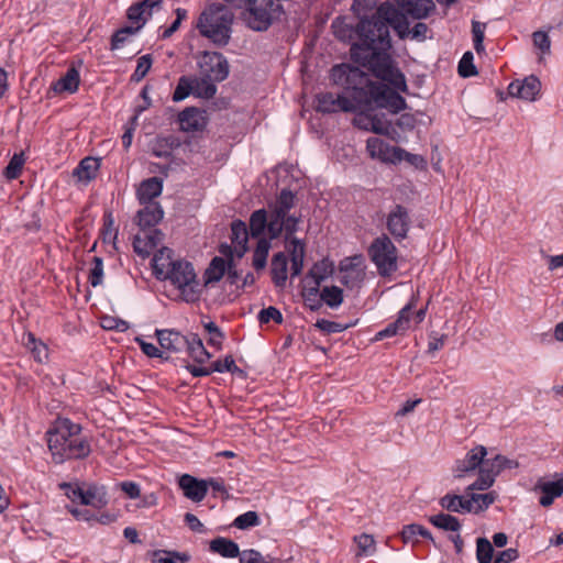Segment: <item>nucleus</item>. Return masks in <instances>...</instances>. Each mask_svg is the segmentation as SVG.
<instances>
[{
    "label": "nucleus",
    "mask_w": 563,
    "mask_h": 563,
    "mask_svg": "<svg viewBox=\"0 0 563 563\" xmlns=\"http://www.w3.org/2000/svg\"><path fill=\"white\" fill-rule=\"evenodd\" d=\"M330 77L335 85L342 86L345 92L342 95L318 93L316 97L317 111L322 113L355 112L363 108L362 101H358V92H362V84L365 82L363 70L341 64L332 67Z\"/></svg>",
    "instance_id": "1"
},
{
    "label": "nucleus",
    "mask_w": 563,
    "mask_h": 563,
    "mask_svg": "<svg viewBox=\"0 0 563 563\" xmlns=\"http://www.w3.org/2000/svg\"><path fill=\"white\" fill-rule=\"evenodd\" d=\"M168 247L158 250L152 260V267L157 279L169 280L184 301L190 303L200 299L202 287L192 264L185 260H173Z\"/></svg>",
    "instance_id": "2"
},
{
    "label": "nucleus",
    "mask_w": 563,
    "mask_h": 563,
    "mask_svg": "<svg viewBox=\"0 0 563 563\" xmlns=\"http://www.w3.org/2000/svg\"><path fill=\"white\" fill-rule=\"evenodd\" d=\"M47 444L55 463L66 460L84 459L91 449L81 434V427L67 418H58L47 431Z\"/></svg>",
    "instance_id": "3"
},
{
    "label": "nucleus",
    "mask_w": 563,
    "mask_h": 563,
    "mask_svg": "<svg viewBox=\"0 0 563 563\" xmlns=\"http://www.w3.org/2000/svg\"><path fill=\"white\" fill-rule=\"evenodd\" d=\"M232 12L223 4L214 3L206 8L197 22L199 33L218 46H224L231 37Z\"/></svg>",
    "instance_id": "4"
},
{
    "label": "nucleus",
    "mask_w": 563,
    "mask_h": 563,
    "mask_svg": "<svg viewBox=\"0 0 563 563\" xmlns=\"http://www.w3.org/2000/svg\"><path fill=\"white\" fill-rule=\"evenodd\" d=\"M357 42L351 46L353 53H365L375 49H389L391 47L389 30L378 11L372 18L361 19L355 29Z\"/></svg>",
    "instance_id": "5"
},
{
    "label": "nucleus",
    "mask_w": 563,
    "mask_h": 563,
    "mask_svg": "<svg viewBox=\"0 0 563 563\" xmlns=\"http://www.w3.org/2000/svg\"><path fill=\"white\" fill-rule=\"evenodd\" d=\"M388 49H375L365 53H353L352 59L363 67L368 68L373 75L383 81H387L395 89L407 91V84L404 74L393 65Z\"/></svg>",
    "instance_id": "6"
},
{
    "label": "nucleus",
    "mask_w": 563,
    "mask_h": 563,
    "mask_svg": "<svg viewBox=\"0 0 563 563\" xmlns=\"http://www.w3.org/2000/svg\"><path fill=\"white\" fill-rule=\"evenodd\" d=\"M358 101L363 107L375 104L378 108L388 109L398 113L407 107L406 100L395 90L382 82H374L365 73V82L362 84V92H358Z\"/></svg>",
    "instance_id": "7"
},
{
    "label": "nucleus",
    "mask_w": 563,
    "mask_h": 563,
    "mask_svg": "<svg viewBox=\"0 0 563 563\" xmlns=\"http://www.w3.org/2000/svg\"><path fill=\"white\" fill-rule=\"evenodd\" d=\"M283 14V5L275 0H252L243 12L246 25L257 32L266 31Z\"/></svg>",
    "instance_id": "8"
},
{
    "label": "nucleus",
    "mask_w": 563,
    "mask_h": 563,
    "mask_svg": "<svg viewBox=\"0 0 563 563\" xmlns=\"http://www.w3.org/2000/svg\"><path fill=\"white\" fill-rule=\"evenodd\" d=\"M368 255L380 276H390L397 271L398 252L388 235L376 238L368 247Z\"/></svg>",
    "instance_id": "9"
},
{
    "label": "nucleus",
    "mask_w": 563,
    "mask_h": 563,
    "mask_svg": "<svg viewBox=\"0 0 563 563\" xmlns=\"http://www.w3.org/2000/svg\"><path fill=\"white\" fill-rule=\"evenodd\" d=\"M296 196L289 189H283L274 206L271 207L268 234L271 239H276L282 234L280 219L288 214L289 210L295 206Z\"/></svg>",
    "instance_id": "10"
},
{
    "label": "nucleus",
    "mask_w": 563,
    "mask_h": 563,
    "mask_svg": "<svg viewBox=\"0 0 563 563\" xmlns=\"http://www.w3.org/2000/svg\"><path fill=\"white\" fill-rule=\"evenodd\" d=\"M198 65L202 76L218 82L223 81L229 76V63L221 53L205 52Z\"/></svg>",
    "instance_id": "11"
},
{
    "label": "nucleus",
    "mask_w": 563,
    "mask_h": 563,
    "mask_svg": "<svg viewBox=\"0 0 563 563\" xmlns=\"http://www.w3.org/2000/svg\"><path fill=\"white\" fill-rule=\"evenodd\" d=\"M410 224L411 220L409 211L401 205H396L387 214L386 228L397 241H401L407 238Z\"/></svg>",
    "instance_id": "12"
},
{
    "label": "nucleus",
    "mask_w": 563,
    "mask_h": 563,
    "mask_svg": "<svg viewBox=\"0 0 563 563\" xmlns=\"http://www.w3.org/2000/svg\"><path fill=\"white\" fill-rule=\"evenodd\" d=\"M487 455V449L484 445H476L470 450L464 459L457 460L453 467V474L456 478H463L479 471L483 465L484 457Z\"/></svg>",
    "instance_id": "13"
},
{
    "label": "nucleus",
    "mask_w": 563,
    "mask_h": 563,
    "mask_svg": "<svg viewBox=\"0 0 563 563\" xmlns=\"http://www.w3.org/2000/svg\"><path fill=\"white\" fill-rule=\"evenodd\" d=\"M541 91V81L531 75L522 81L516 80L508 86V93L527 101H534Z\"/></svg>",
    "instance_id": "14"
},
{
    "label": "nucleus",
    "mask_w": 563,
    "mask_h": 563,
    "mask_svg": "<svg viewBox=\"0 0 563 563\" xmlns=\"http://www.w3.org/2000/svg\"><path fill=\"white\" fill-rule=\"evenodd\" d=\"M380 18H384L388 27L391 26L400 38H406L410 34L409 22L406 14L399 12L391 5H380L378 8Z\"/></svg>",
    "instance_id": "15"
},
{
    "label": "nucleus",
    "mask_w": 563,
    "mask_h": 563,
    "mask_svg": "<svg viewBox=\"0 0 563 563\" xmlns=\"http://www.w3.org/2000/svg\"><path fill=\"white\" fill-rule=\"evenodd\" d=\"M413 308V302H409L406 305L398 314L396 321L389 323L385 329L378 331L375 335V340H384L386 338H391L398 334L405 333L409 329L410 324V314Z\"/></svg>",
    "instance_id": "16"
},
{
    "label": "nucleus",
    "mask_w": 563,
    "mask_h": 563,
    "mask_svg": "<svg viewBox=\"0 0 563 563\" xmlns=\"http://www.w3.org/2000/svg\"><path fill=\"white\" fill-rule=\"evenodd\" d=\"M178 485L184 495L195 503L201 501L207 495L206 479H198L189 474H184L180 476Z\"/></svg>",
    "instance_id": "17"
},
{
    "label": "nucleus",
    "mask_w": 563,
    "mask_h": 563,
    "mask_svg": "<svg viewBox=\"0 0 563 563\" xmlns=\"http://www.w3.org/2000/svg\"><path fill=\"white\" fill-rule=\"evenodd\" d=\"M156 336L164 352L179 353L188 345V336L175 330H156Z\"/></svg>",
    "instance_id": "18"
},
{
    "label": "nucleus",
    "mask_w": 563,
    "mask_h": 563,
    "mask_svg": "<svg viewBox=\"0 0 563 563\" xmlns=\"http://www.w3.org/2000/svg\"><path fill=\"white\" fill-rule=\"evenodd\" d=\"M401 13L410 15L413 19H423L434 10L432 0H396Z\"/></svg>",
    "instance_id": "19"
},
{
    "label": "nucleus",
    "mask_w": 563,
    "mask_h": 563,
    "mask_svg": "<svg viewBox=\"0 0 563 563\" xmlns=\"http://www.w3.org/2000/svg\"><path fill=\"white\" fill-rule=\"evenodd\" d=\"M163 191V179L154 176L141 181L136 189L140 203H155L153 200Z\"/></svg>",
    "instance_id": "20"
},
{
    "label": "nucleus",
    "mask_w": 563,
    "mask_h": 563,
    "mask_svg": "<svg viewBox=\"0 0 563 563\" xmlns=\"http://www.w3.org/2000/svg\"><path fill=\"white\" fill-rule=\"evenodd\" d=\"M180 128L185 132H198L206 126L203 111L197 108H187L179 114Z\"/></svg>",
    "instance_id": "21"
},
{
    "label": "nucleus",
    "mask_w": 563,
    "mask_h": 563,
    "mask_svg": "<svg viewBox=\"0 0 563 563\" xmlns=\"http://www.w3.org/2000/svg\"><path fill=\"white\" fill-rule=\"evenodd\" d=\"M395 148L378 137H369L366 142V150L369 156L382 162L394 163Z\"/></svg>",
    "instance_id": "22"
},
{
    "label": "nucleus",
    "mask_w": 563,
    "mask_h": 563,
    "mask_svg": "<svg viewBox=\"0 0 563 563\" xmlns=\"http://www.w3.org/2000/svg\"><path fill=\"white\" fill-rule=\"evenodd\" d=\"M288 258L284 252L274 254L271 263L272 279L276 287H285L287 280Z\"/></svg>",
    "instance_id": "23"
},
{
    "label": "nucleus",
    "mask_w": 563,
    "mask_h": 563,
    "mask_svg": "<svg viewBox=\"0 0 563 563\" xmlns=\"http://www.w3.org/2000/svg\"><path fill=\"white\" fill-rule=\"evenodd\" d=\"M100 168V159L96 157H85L74 169L73 176L79 181L89 183L97 177Z\"/></svg>",
    "instance_id": "24"
},
{
    "label": "nucleus",
    "mask_w": 563,
    "mask_h": 563,
    "mask_svg": "<svg viewBox=\"0 0 563 563\" xmlns=\"http://www.w3.org/2000/svg\"><path fill=\"white\" fill-rule=\"evenodd\" d=\"M144 208L137 212L139 225L142 229L156 225L164 217L159 203H143Z\"/></svg>",
    "instance_id": "25"
},
{
    "label": "nucleus",
    "mask_w": 563,
    "mask_h": 563,
    "mask_svg": "<svg viewBox=\"0 0 563 563\" xmlns=\"http://www.w3.org/2000/svg\"><path fill=\"white\" fill-rule=\"evenodd\" d=\"M536 490H540L542 496L540 497V505L549 507L553 504L554 498L560 497L563 494V486L559 479L553 482L539 481L536 485Z\"/></svg>",
    "instance_id": "26"
},
{
    "label": "nucleus",
    "mask_w": 563,
    "mask_h": 563,
    "mask_svg": "<svg viewBox=\"0 0 563 563\" xmlns=\"http://www.w3.org/2000/svg\"><path fill=\"white\" fill-rule=\"evenodd\" d=\"M79 81L78 70L75 67H70L62 78L52 85V89L56 93H74L78 90Z\"/></svg>",
    "instance_id": "27"
},
{
    "label": "nucleus",
    "mask_w": 563,
    "mask_h": 563,
    "mask_svg": "<svg viewBox=\"0 0 563 563\" xmlns=\"http://www.w3.org/2000/svg\"><path fill=\"white\" fill-rule=\"evenodd\" d=\"M209 548L211 552L218 553L223 558H236L241 554L238 543L223 537L211 540Z\"/></svg>",
    "instance_id": "28"
},
{
    "label": "nucleus",
    "mask_w": 563,
    "mask_h": 563,
    "mask_svg": "<svg viewBox=\"0 0 563 563\" xmlns=\"http://www.w3.org/2000/svg\"><path fill=\"white\" fill-rule=\"evenodd\" d=\"M153 11H150V7L142 0L133 3L126 11V16L131 23L136 24L139 31L144 26L146 21L152 16Z\"/></svg>",
    "instance_id": "29"
},
{
    "label": "nucleus",
    "mask_w": 563,
    "mask_h": 563,
    "mask_svg": "<svg viewBox=\"0 0 563 563\" xmlns=\"http://www.w3.org/2000/svg\"><path fill=\"white\" fill-rule=\"evenodd\" d=\"M517 463L507 459L501 454H497L493 459H485L481 468L489 474L492 477L496 478V476L505 468H511L516 466Z\"/></svg>",
    "instance_id": "30"
},
{
    "label": "nucleus",
    "mask_w": 563,
    "mask_h": 563,
    "mask_svg": "<svg viewBox=\"0 0 563 563\" xmlns=\"http://www.w3.org/2000/svg\"><path fill=\"white\" fill-rule=\"evenodd\" d=\"M187 340L188 345L185 350L195 362L202 364L211 357V354L206 350L202 340L197 334L189 335Z\"/></svg>",
    "instance_id": "31"
},
{
    "label": "nucleus",
    "mask_w": 563,
    "mask_h": 563,
    "mask_svg": "<svg viewBox=\"0 0 563 563\" xmlns=\"http://www.w3.org/2000/svg\"><path fill=\"white\" fill-rule=\"evenodd\" d=\"M225 271V260L219 256L213 257L203 274V285L208 286L210 284L219 282L223 277Z\"/></svg>",
    "instance_id": "32"
},
{
    "label": "nucleus",
    "mask_w": 563,
    "mask_h": 563,
    "mask_svg": "<svg viewBox=\"0 0 563 563\" xmlns=\"http://www.w3.org/2000/svg\"><path fill=\"white\" fill-rule=\"evenodd\" d=\"M152 556V563H186L190 560V555L186 552L169 550H155Z\"/></svg>",
    "instance_id": "33"
},
{
    "label": "nucleus",
    "mask_w": 563,
    "mask_h": 563,
    "mask_svg": "<svg viewBox=\"0 0 563 563\" xmlns=\"http://www.w3.org/2000/svg\"><path fill=\"white\" fill-rule=\"evenodd\" d=\"M269 216L265 209H258L251 214L250 218V231L252 236L258 238L264 231L268 230Z\"/></svg>",
    "instance_id": "34"
},
{
    "label": "nucleus",
    "mask_w": 563,
    "mask_h": 563,
    "mask_svg": "<svg viewBox=\"0 0 563 563\" xmlns=\"http://www.w3.org/2000/svg\"><path fill=\"white\" fill-rule=\"evenodd\" d=\"M231 231H232V243L235 244V247L239 250V256H242L244 252L246 251V244H247V229L246 224L241 221L236 220L233 221L231 224Z\"/></svg>",
    "instance_id": "35"
},
{
    "label": "nucleus",
    "mask_w": 563,
    "mask_h": 563,
    "mask_svg": "<svg viewBox=\"0 0 563 563\" xmlns=\"http://www.w3.org/2000/svg\"><path fill=\"white\" fill-rule=\"evenodd\" d=\"M23 344L32 352L37 362L42 363L47 360L48 354L46 345L37 341L33 333L29 332L23 336Z\"/></svg>",
    "instance_id": "36"
},
{
    "label": "nucleus",
    "mask_w": 563,
    "mask_h": 563,
    "mask_svg": "<svg viewBox=\"0 0 563 563\" xmlns=\"http://www.w3.org/2000/svg\"><path fill=\"white\" fill-rule=\"evenodd\" d=\"M216 80L202 76L194 80V95L199 98L211 99L217 93Z\"/></svg>",
    "instance_id": "37"
},
{
    "label": "nucleus",
    "mask_w": 563,
    "mask_h": 563,
    "mask_svg": "<svg viewBox=\"0 0 563 563\" xmlns=\"http://www.w3.org/2000/svg\"><path fill=\"white\" fill-rule=\"evenodd\" d=\"M429 521L437 528L445 530V531H453L456 532L461 529V523L456 517H453L448 514H438L434 516H431L429 518Z\"/></svg>",
    "instance_id": "38"
},
{
    "label": "nucleus",
    "mask_w": 563,
    "mask_h": 563,
    "mask_svg": "<svg viewBox=\"0 0 563 563\" xmlns=\"http://www.w3.org/2000/svg\"><path fill=\"white\" fill-rule=\"evenodd\" d=\"M320 298L328 307L334 309L343 302V290L338 286H325L320 291Z\"/></svg>",
    "instance_id": "39"
},
{
    "label": "nucleus",
    "mask_w": 563,
    "mask_h": 563,
    "mask_svg": "<svg viewBox=\"0 0 563 563\" xmlns=\"http://www.w3.org/2000/svg\"><path fill=\"white\" fill-rule=\"evenodd\" d=\"M353 541L357 545L356 556H371L376 552V541L372 534L355 536Z\"/></svg>",
    "instance_id": "40"
},
{
    "label": "nucleus",
    "mask_w": 563,
    "mask_h": 563,
    "mask_svg": "<svg viewBox=\"0 0 563 563\" xmlns=\"http://www.w3.org/2000/svg\"><path fill=\"white\" fill-rule=\"evenodd\" d=\"M24 164H25L24 153L23 152L15 153L11 157L7 167L3 169V176L8 180L16 179L21 175Z\"/></svg>",
    "instance_id": "41"
},
{
    "label": "nucleus",
    "mask_w": 563,
    "mask_h": 563,
    "mask_svg": "<svg viewBox=\"0 0 563 563\" xmlns=\"http://www.w3.org/2000/svg\"><path fill=\"white\" fill-rule=\"evenodd\" d=\"M362 262V255L345 257L340 262V272L354 274V278H364V271L360 267Z\"/></svg>",
    "instance_id": "42"
},
{
    "label": "nucleus",
    "mask_w": 563,
    "mask_h": 563,
    "mask_svg": "<svg viewBox=\"0 0 563 563\" xmlns=\"http://www.w3.org/2000/svg\"><path fill=\"white\" fill-rule=\"evenodd\" d=\"M332 272L333 264L328 260H322L312 266L308 276L311 277L313 282H317V286H320L321 283L332 274Z\"/></svg>",
    "instance_id": "43"
},
{
    "label": "nucleus",
    "mask_w": 563,
    "mask_h": 563,
    "mask_svg": "<svg viewBox=\"0 0 563 563\" xmlns=\"http://www.w3.org/2000/svg\"><path fill=\"white\" fill-rule=\"evenodd\" d=\"M269 249L271 243L266 239L261 238L253 254V266L255 269L260 271L266 266Z\"/></svg>",
    "instance_id": "44"
},
{
    "label": "nucleus",
    "mask_w": 563,
    "mask_h": 563,
    "mask_svg": "<svg viewBox=\"0 0 563 563\" xmlns=\"http://www.w3.org/2000/svg\"><path fill=\"white\" fill-rule=\"evenodd\" d=\"M476 559L478 563H490L494 559V548L486 538L476 540Z\"/></svg>",
    "instance_id": "45"
},
{
    "label": "nucleus",
    "mask_w": 563,
    "mask_h": 563,
    "mask_svg": "<svg viewBox=\"0 0 563 563\" xmlns=\"http://www.w3.org/2000/svg\"><path fill=\"white\" fill-rule=\"evenodd\" d=\"M373 129L371 132L379 135H386L395 140L394 133H396L395 126L385 120L384 115L372 114Z\"/></svg>",
    "instance_id": "46"
},
{
    "label": "nucleus",
    "mask_w": 563,
    "mask_h": 563,
    "mask_svg": "<svg viewBox=\"0 0 563 563\" xmlns=\"http://www.w3.org/2000/svg\"><path fill=\"white\" fill-rule=\"evenodd\" d=\"M190 93H194V80L186 76H181L178 79L177 86L173 93V100L175 102L181 101L186 99Z\"/></svg>",
    "instance_id": "47"
},
{
    "label": "nucleus",
    "mask_w": 563,
    "mask_h": 563,
    "mask_svg": "<svg viewBox=\"0 0 563 563\" xmlns=\"http://www.w3.org/2000/svg\"><path fill=\"white\" fill-rule=\"evenodd\" d=\"M261 523V519L256 511H246L240 516H238L234 521L233 526L241 530H246L252 527H256Z\"/></svg>",
    "instance_id": "48"
},
{
    "label": "nucleus",
    "mask_w": 563,
    "mask_h": 563,
    "mask_svg": "<svg viewBox=\"0 0 563 563\" xmlns=\"http://www.w3.org/2000/svg\"><path fill=\"white\" fill-rule=\"evenodd\" d=\"M401 161H406L416 167H422L426 164V161L421 155L412 154L404 148L397 147L394 152V163Z\"/></svg>",
    "instance_id": "49"
},
{
    "label": "nucleus",
    "mask_w": 563,
    "mask_h": 563,
    "mask_svg": "<svg viewBox=\"0 0 563 563\" xmlns=\"http://www.w3.org/2000/svg\"><path fill=\"white\" fill-rule=\"evenodd\" d=\"M139 32V27L133 26H124L119 29L111 37V49H118L122 46V44L128 40L130 35H133Z\"/></svg>",
    "instance_id": "50"
},
{
    "label": "nucleus",
    "mask_w": 563,
    "mask_h": 563,
    "mask_svg": "<svg viewBox=\"0 0 563 563\" xmlns=\"http://www.w3.org/2000/svg\"><path fill=\"white\" fill-rule=\"evenodd\" d=\"M473 53L466 52L462 56L459 63V75L461 77L467 78L477 74L476 67L473 64Z\"/></svg>",
    "instance_id": "51"
},
{
    "label": "nucleus",
    "mask_w": 563,
    "mask_h": 563,
    "mask_svg": "<svg viewBox=\"0 0 563 563\" xmlns=\"http://www.w3.org/2000/svg\"><path fill=\"white\" fill-rule=\"evenodd\" d=\"M203 328L210 334L208 340L209 345L220 349L224 339L221 329L212 321L203 323Z\"/></svg>",
    "instance_id": "52"
},
{
    "label": "nucleus",
    "mask_w": 563,
    "mask_h": 563,
    "mask_svg": "<svg viewBox=\"0 0 563 563\" xmlns=\"http://www.w3.org/2000/svg\"><path fill=\"white\" fill-rule=\"evenodd\" d=\"M332 29H333L334 35L341 41H346V40L352 38L353 34L355 33V30H353L352 26L345 24L343 19H341V18H336L332 22Z\"/></svg>",
    "instance_id": "53"
},
{
    "label": "nucleus",
    "mask_w": 563,
    "mask_h": 563,
    "mask_svg": "<svg viewBox=\"0 0 563 563\" xmlns=\"http://www.w3.org/2000/svg\"><path fill=\"white\" fill-rule=\"evenodd\" d=\"M92 268L90 269L88 280L92 287L101 285L103 278V262L101 257L92 258Z\"/></svg>",
    "instance_id": "54"
},
{
    "label": "nucleus",
    "mask_w": 563,
    "mask_h": 563,
    "mask_svg": "<svg viewBox=\"0 0 563 563\" xmlns=\"http://www.w3.org/2000/svg\"><path fill=\"white\" fill-rule=\"evenodd\" d=\"M257 318L260 323H268L269 321H274L277 324H280L284 321L282 312L276 307L273 306L262 309L258 312Z\"/></svg>",
    "instance_id": "55"
},
{
    "label": "nucleus",
    "mask_w": 563,
    "mask_h": 563,
    "mask_svg": "<svg viewBox=\"0 0 563 563\" xmlns=\"http://www.w3.org/2000/svg\"><path fill=\"white\" fill-rule=\"evenodd\" d=\"M101 327L104 330H115L119 332H125L129 329V323L125 320H122L112 316H103L101 318Z\"/></svg>",
    "instance_id": "56"
},
{
    "label": "nucleus",
    "mask_w": 563,
    "mask_h": 563,
    "mask_svg": "<svg viewBox=\"0 0 563 563\" xmlns=\"http://www.w3.org/2000/svg\"><path fill=\"white\" fill-rule=\"evenodd\" d=\"M494 483L495 478L479 468L477 479L467 487V490H486L490 488Z\"/></svg>",
    "instance_id": "57"
},
{
    "label": "nucleus",
    "mask_w": 563,
    "mask_h": 563,
    "mask_svg": "<svg viewBox=\"0 0 563 563\" xmlns=\"http://www.w3.org/2000/svg\"><path fill=\"white\" fill-rule=\"evenodd\" d=\"M496 499L495 493H486V494H472V500H474L475 514L487 509L492 504H494Z\"/></svg>",
    "instance_id": "58"
},
{
    "label": "nucleus",
    "mask_w": 563,
    "mask_h": 563,
    "mask_svg": "<svg viewBox=\"0 0 563 563\" xmlns=\"http://www.w3.org/2000/svg\"><path fill=\"white\" fill-rule=\"evenodd\" d=\"M314 325L327 334L343 332L349 328L347 324H342L327 319H319Z\"/></svg>",
    "instance_id": "59"
},
{
    "label": "nucleus",
    "mask_w": 563,
    "mask_h": 563,
    "mask_svg": "<svg viewBox=\"0 0 563 563\" xmlns=\"http://www.w3.org/2000/svg\"><path fill=\"white\" fill-rule=\"evenodd\" d=\"M485 23H481L477 21H473L472 23V33H473V41H474V48L477 53H481L484 51V37H485Z\"/></svg>",
    "instance_id": "60"
},
{
    "label": "nucleus",
    "mask_w": 563,
    "mask_h": 563,
    "mask_svg": "<svg viewBox=\"0 0 563 563\" xmlns=\"http://www.w3.org/2000/svg\"><path fill=\"white\" fill-rule=\"evenodd\" d=\"M286 241H287L286 247L290 255V260L291 258L305 260V254H306L305 243L297 238H292V239L286 240Z\"/></svg>",
    "instance_id": "61"
},
{
    "label": "nucleus",
    "mask_w": 563,
    "mask_h": 563,
    "mask_svg": "<svg viewBox=\"0 0 563 563\" xmlns=\"http://www.w3.org/2000/svg\"><path fill=\"white\" fill-rule=\"evenodd\" d=\"M152 56L150 54L143 55L137 59V65L133 74L136 81L142 80L148 73L152 66Z\"/></svg>",
    "instance_id": "62"
},
{
    "label": "nucleus",
    "mask_w": 563,
    "mask_h": 563,
    "mask_svg": "<svg viewBox=\"0 0 563 563\" xmlns=\"http://www.w3.org/2000/svg\"><path fill=\"white\" fill-rule=\"evenodd\" d=\"M211 367H212V373L213 372H218V373L241 372V369L235 365V362L231 355L225 356L223 361L218 360V361L213 362L211 364Z\"/></svg>",
    "instance_id": "63"
},
{
    "label": "nucleus",
    "mask_w": 563,
    "mask_h": 563,
    "mask_svg": "<svg viewBox=\"0 0 563 563\" xmlns=\"http://www.w3.org/2000/svg\"><path fill=\"white\" fill-rule=\"evenodd\" d=\"M533 44L538 47L543 54H549L551 48V40L548 33L543 31H536L532 34Z\"/></svg>",
    "instance_id": "64"
}]
</instances>
